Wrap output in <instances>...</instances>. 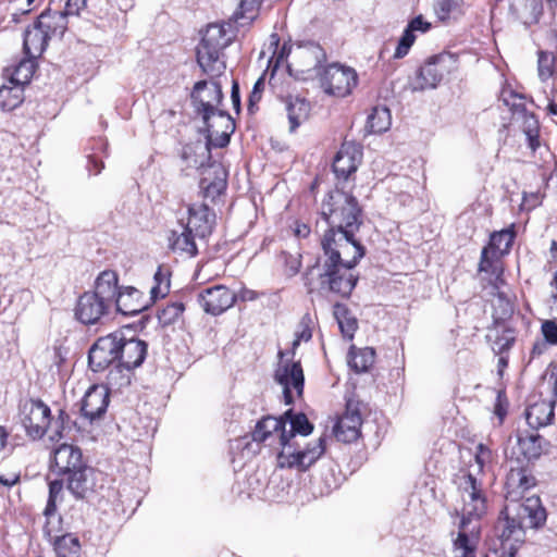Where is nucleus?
Instances as JSON below:
<instances>
[{
	"instance_id": "43",
	"label": "nucleus",
	"mask_w": 557,
	"mask_h": 557,
	"mask_svg": "<svg viewBox=\"0 0 557 557\" xmlns=\"http://www.w3.org/2000/svg\"><path fill=\"white\" fill-rule=\"evenodd\" d=\"M375 351L371 347L359 349L356 352H350L349 366L356 372H366L374 363Z\"/></svg>"
},
{
	"instance_id": "30",
	"label": "nucleus",
	"mask_w": 557,
	"mask_h": 557,
	"mask_svg": "<svg viewBox=\"0 0 557 557\" xmlns=\"http://www.w3.org/2000/svg\"><path fill=\"white\" fill-rule=\"evenodd\" d=\"M49 39L48 35L35 23L24 33L23 47L25 54L30 59H36L45 51Z\"/></svg>"
},
{
	"instance_id": "14",
	"label": "nucleus",
	"mask_w": 557,
	"mask_h": 557,
	"mask_svg": "<svg viewBox=\"0 0 557 557\" xmlns=\"http://www.w3.org/2000/svg\"><path fill=\"white\" fill-rule=\"evenodd\" d=\"M275 381L283 387V395L286 405L294 400L292 389L298 396L304 392V371L299 361H282L275 371Z\"/></svg>"
},
{
	"instance_id": "46",
	"label": "nucleus",
	"mask_w": 557,
	"mask_h": 557,
	"mask_svg": "<svg viewBox=\"0 0 557 557\" xmlns=\"http://www.w3.org/2000/svg\"><path fill=\"white\" fill-rule=\"evenodd\" d=\"M273 48L272 57L270 58V64H274V67H278L286 58L292 53V46L288 44H284L282 47H280V39L276 34H273L270 38V46L269 49Z\"/></svg>"
},
{
	"instance_id": "64",
	"label": "nucleus",
	"mask_w": 557,
	"mask_h": 557,
	"mask_svg": "<svg viewBox=\"0 0 557 557\" xmlns=\"http://www.w3.org/2000/svg\"><path fill=\"white\" fill-rule=\"evenodd\" d=\"M17 481H18V475H16V474H11L9 476H7L4 474H0V484L3 486L11 487L14 484H16Z\"/></svg>"
},
{
	"instance_id": "37",
	"label": "nucleus",
	"mask_w": 557,
	"mask_h": 557,
	"mask_svg": "<svg viewBox=\"0 0 557 557\" xmlns=\"http://www.w3.org/2000/svg\"><path fill=\"white\" fill-rule=\"evenodd\" d=\"M392 124L391 111L386 107H375L368 116L367 128L370 133L380 134L386 132Z\"/></svg>"
},
{
	"instance_id": "42",
	"label": "nucleus",
	"mask_w": 557,
	"mask_h": 557,
	"mask_svg": "<svg viewBox=\"0 0 557 557\" xmlns=\"http://www.w3.org/2000/svg\"><path fill=\"white\" fill-rule=\"evenodd\" d=\"M491 346L496 355H503L510 349L515 343V334L510 329L495 330L494 333L488 335Z\"/></svg>"
},
{
	"instance_id": "61",
	"label": "nucleus",
	"mask_w": 557,
	"mask_h": 557,
	"mask_svg": "<svg viewBox=\"0 0 557 557\" xmlns=\"http://www.w3.org/2000/svg\"><path fill=\"white\" fill-rule=\"evenodd\" d=\"M312 337L310 327L304 326V329L296 334V338L293 342V351L299 346L300 342H308Z\"/></svg>"
},
{
	"instance_id": "16",
	"label": "nucleus",
	"mask_w": 557,
	"mask_h": 557,
	"mask_svg": "<svg viewBox=\"0 0 557 557\" xmlns=\"http://www.w3.org/2000/svg\"><path fill=\"white\" fill-rule=\"evenodd\" d=\"M207 131L208 149L211 147L223 148L228 145L230 136L235 129V124L231 115L226 111H219L218 117L208 122H203Z\"/></svg>"
},
{
	"instance_id": "25",
	"label": "nucleus",
	"mask_w": 557,
	"mask_h": 557,
	"mask_svg": "<svg viewBox=\"0 0 557 557\" xmlns=\"http://www.w3.org/2000/svg\"><path fill=\"white\" fill-rule=\"evenodd\" d=\"M84 466L83 455L78 447L61 444L53 450L52 469L58 474H69Z\"/></svg>"
},
{
	"instance_id": "41",
	"label": "nucleus",
	"mask_w": 557,
	"mask_h": 557,
	"mask_svg": "<svg viewBox=\"0 0 557 557\" xmlns=\"http://www.w3.org/2000/svg\"><path fill=\"white\" fill-rule=\"evenodd\" d=\"M170 292V273L163 267H159L153 275V285L150 288V300L152 304L164 298Z\"/></svg>"
},
{
	"instance_id": "28",
	"label": "nucleus",
	"mask_w": 557,
	"mask_h": 557,
	"mask_svg": "<svg viewBox=\"0 0 557 557\" xmlns=\"http://www.w3.org/2000/svg\"><path fill=\"white\" fill-rule=\"evenodd\" d=\"M554 419V403L543 399L530 405L525 410V420L530 428L536 430L548 425Z\"/></svg>"
},
{
	"instance_id": "17",
	"label": "nucleus",
	"mask_w": 557,
	"mask_h": 557,
	"mask_svg": "<svg viewBox=\"0 0 557 557\" xmlns=\"http://www.w3.org/2000/svg\"><path fill=\"white\" fill-rule=\"evenodd\" d=\"M112 307L91 292H85L77 300L75 315L86 325L96 324Z\"/></svg>"
},
{
	"instance_id": "56",
	"label": "nucleus",
	"mask_w": 557,
	"mask_h": 557,
	"mask_svg": "<svg viewBox=\"0 0 557 557\" xmlns=\"http://www.w3.org/2000/svg\"><path fill=\"white\" fill-rule=\"evenodd\" d=\"M548 347H552L550 344L546 343V341L543 338L534 342L532 349L530 351L531 359H535L545 355L548 350Z\"/></svg>"
},
{
	"instance_id": "45",
	"label": "nucleus",
	"mask_w": 557,
	"mask_h": 557,
	"mask_svg": "<svg viewBox=\"0 0 557 557\" xmlns=\"http://www.w3.org/2000/svg\"><path fill=\"white\" fill-rule=\"evenodd\" d=\"M35 59L28 58L27 60H23L18 63V65L15 67L12 77L10 79V83L14 84H21L24 88L25 84H28L34 71H35Z\"/></svg>"
},
{
	"instance_id": "51",
	"label": "nucleus",
	"mask_w": 557,
	"mask_h": 557,
	"mask_svg": "<svg viewBox=\"0 0 557 557\" xmlns=\"http://www.w3.org/2000/svg\"><path fill=\"white\" fill-rule=\"evenodd\" d=\"M459 0H436L434 10L437 16L444 21L457 8Z\"/></svg>"
},
{
	"instance_id": "5",
	"label": "nucleus",
	"mask_w": 557,
	"mask_h": 557,
	"mask_svg": "<svg viewBox=\"0 0 557 557\" xmlns=\"http://www.w3.org/2000/svg\"><path fill=\"white\" fill-rule=\"evenodd\" d=\"M210 151L208 145L196 141L184 146L182 160L186 163V169H201L200 188L203 196L212 201L220 196L226 188V173L219 163H210Z\"/></svg>"
},
{
	"instance_id": "53",
	"label": "nucleus",
	"mask_w": 557,
	"mask_h": 557,
	"mask_svg": "<svg viewBox=\"0 0 557 557\" xmlns=\"http://www.w3.org/2000/svg\"><path fill=\"white\" fill-rule=\"evenodd\" d=\"M86 0H66L63 11L64 17L67 20L69 16H77L79 12L85 8Z\"/></svg>"
},
{
	"instance_id": "22",
	"label": "nucleus",
	"mask_w": 557,
	"mask_h": 557,
	"mask_svg": "<svg viewBox=\"0 0 557 557\" xmlns=\"http://www.w3.org/2000/svg\"><path fill=\"white\" fill-rule=\"evenodd\" d=\"M362 152L358 145L345 141L333 160V171L337 177L344 180L356 172L361 162Z\"/></svg>"
},
{
	"instance_id": "21",
	"label": "nucleus",
	"mask_w": 557,
	"mask_h": 557,
	"mask_svg": "<svg viewBox=\"0 0 557 557\" xmlns=\"http://www.w3.org/2000/svg\"><path fill=\"white\" fill-rule=\"evenodd\" d=\"M536 484L535 478L525 468H511L506 478V498L509 504H520L519 500L524 497Z\"/></svg>"
},
{
	"instance_id": "4",
	"label": "nucleus",
	"mask_w": 557,
	"mask_h": 557,
	"mask_svg": "<svg viewBox=\"0 0 557 557\" xmlns=\"http://www.w3.org/2000/svg\"><path fill=\"white\" fill-rule=\"evenodd\" d=\"M545 520L546 513L540 498L531 496L522 504H508L502 511L495 530L503 543H520L524 537V528H537Z\"/></svg>"
},
{
	"instance_id": "15",
	"label": "nucleus",
	"mask_w": 557,
	"mask_h": 557,
	"mask_svg": "<svg viewBox=\"0 0 557 557\" xmlns=\"http://www.w3.org/2000/svg\"><path fill=\"white\" fill-rule=\"evenodd\" d=\"M187 211L188 219L183 225L194 232L199 242H207L215 225V213L206 203H191Z\"/></svg>"
},
{
	"instance_id": "11",
	"label": "nucleus",
	"mask_w": 557,
	"mask_h": 557,
	"mask_svg": "<svg viewBox=\"0 0 557 557\" xmlns=\"http://www.w3.org/2000/svg\"><path fill=\"white\" fill-rule=\"evenodd\" d=\"M222 98V87L215 81L197 82L191 92L196 110L201 114L203 122L218 117V112L222 111L219 109Z\"/></svg>"
},
{
	"instance_id": "48",
	"label": "nucleus",
	"mask_w": 557,
	"mask_h": 557,
	"mask_svg": "<svg viewBox=\"0 0 557 557\" xmlns=\"http://www.w3.org/2000/svg\"><path fill=\"white\" fill-rule=\"evenodd\" d=\"M537 63L541 79L549 78L554 73L555 57L549 52L540 51Z\"/></svg>"
},
{
	"instance_id": "18",
	"label": "nucleus",
	"mask_w": 557,
	"mask_h": 557,
	"mask_svg": "<svg viewBox=\"0 0 557 557\" xmlns=\"http://www.w3.org/2000/svg\"><path fill=\"white\" fill-rule=\"evenodd\" d=\"M199 304L203 310L218 315L233 306L235 294L224 285H216L203 289L199 296Z\"/></svg>"
},
{
	"instance_id": "24",
	"label": "nucleus",
	"mask_w": 557,
	"mask_h": 557,
	"mask_svg": "<svg viewBox=\"0 0 557 557\" xmlns=\"http://www.w3.org/2000/svg\"><path fill=\"white\" fill-rule=\"evenodd\" d=\"M119 362L125 368L136 369L143 364L147 356V344L139 338H126L122 332L119 344Z\"/></svg>"
},
{
	"instance_id": "39",
	"label": "nucleus",
	"mask_w": 557,
	"mask_h": 557,
	"mask_svg": "<svg viewBox=\"0 0 557 557\" xmlns=\"http://www.w3.org/2000/svg\"><path fill=\"white\" fill-rule=\"evenodd\" d=\"M513 237V232L509 230L494 232L491 235L490 243L486 247L490 248V251L493 253V256H503L509 252Z\"/></svg>"
},
{
	"instance_id": "13",
	"label": "nucleus",
	"mask_w": 557,
	"mask_h": 557,
	"mask_svg": "<svg viewBox=\"0 0 557 557\" xmlns=\"http://www.w3.org/2000/svg\"><path fill=\"white\" fill-rule=\"evenodd\" d=\"M325 60L326 54L320 45L306 42L296 47L293 51V62L287 66L289 71L295 67V71L307 73L309 76L320 75V66Z\"/></svg>"
},
{
	"instance_id": "27",
	"label": "nucleus",
	"mask_w": 557,
	"mask_h": 557,
	"mask_svg": "<svg viewBox=\"0 0 557 557\" xmlns=\"http://www.w3.org/2000/svg\"><path fill=\"white\" fill-rule=\"evenodd\" d=\"M120 288L117 273L113 270H104L97 276L95 290L91 293L112 307Z\"/></svg>"
},
{
	"instance_id": "33",
	"label": "nucleus",
	"mask_w": 557,
	"mask_h": 557,
	"mask_svg": "<svg viewBox=\"0 0 557 557\" xmlns=\"http://www.w3.org/2000/svg\"><path fill=\"white\" fill-rule=\"evenodd\" d=\"M24 101V88L21 84L10 83L0 88V109L12 111Z\"/></svg>"
},
{
	"instance_id": "10",
	"label": "nucleus",
	"mask_w": 557,
	"mask_h": 557,
	"mask_svg": "<svg viewBox=\"0 0 557 557\" xmlns=\"http://www.w3.org/2000/svg\"><path fill=\"white\" fill-rule=\"evenodd\" d=\"M357 73L354 69L337 63L327 65L320 74L321 86L326 94L345 97L357 85Z\"/></svg>"
},
{
	"instance_id": "1",
	"label": "nucleus",
	"mask_w": 557,
	"mask_h": 557,
	"mask_svg": "<svg viewBox=\"0 0 557 557\" xmlns=\"http://www.w3.org/2000/svg\"><path fill=\"white\" fill-rule=\"evenodd\" d=\"M313 431L305 413H293L288 410L281 418L271 416L257 422L251 440L277 449L280 468H296L306 471L325 451V438L321 436L313 443L302 446L297 435L307 436Z\"/></svg>"
},
{
	"instance_id": "38",
	"label": "nucleus",
	"mask_w": 557,
	"mask_h": 557,
	"mask_svg": "<svg viewBox=\"0 0 557 557\" xmlns=\"http://www.w3.org/2000/svg\"><path fill=\"white\" fill-rule=\"evenodd\" d=\"M54 550L58 557H79L81 544L78 537L73 534L54 536Z\"/></svg>"
},
{
	"instance_id": "6",
	"label": "nucleus",
	"mask_w": 557,
	"mask_h": 557,
	"mask_svg": "<svg viewBox=\"0 0 557 557\" xmlns=\"http://www.w3.org/2000/svg\"><path fill=\"white\" fill-rule=\"evenodd\" d=\"M231 41L232 37L227 34L224 25H208L197 47V62L203 73L212 78L223 74L226 66L222 60V51Z\"/></svg>"
},
{
	"instance_id": "19",
	"label": "nucleus",
	"mask_w": 557,
	"mask_h": 557,
	"mask_svg": "<svg viewBox=\"0 0 557 557\" xmlns=\"http://www.w3.org/2000/svg\"><path fill=\"white\" fill-rule=\"evenodd\" d=\"M362 419L359 410L347 404L346 411L337 419L333 426V434L337 441L343 443H352L361 434L360 428Z\"/></svg>"
},
{
	"instance_id": "40",
	"label": "nucleus",
	"mask_w": 557,
	"mask_h": 557,
	"mask_svg": "<svg viewBox=\"0 0 557 557\" xmlns=\"http://www.w3.org/2000/svg\"><path fill=\"white\" fill-rule=\"evenodd\" d=\"M63 490V483L60 480H53L49 483V497L47 506L45 508V516L47 517V524L45 527L46 533L52 537V531L50 529V520L54 517L57 511V502L61 496Z\"/></svg>"
},
{
	"instance_id": "7",
	"label": "nucleus",
	"mask_w": 557,
	"mask_h": 557,
	"mask_svg": "<svg viewBox=\"0 0 557 557\" xmlns=\"http://www.w3.org/2000/svg\"><path fill=\"white\" fill-rule=\"evenodd\" d=\"M361 209L357 199L344 190L335 189L322 203V216L331 228L359 231Z\"/></svg>"
},
{
	"instance_id": "8",
	"label": "nucleus",
	"mask_w": 557,
	"mask_h": 557,
	"mask_svg": "<svg viewBox=\"0 0 557 557\" xmlns=\"http://www.w3.org/2000/svg\"><path fill=\"white\" fill-rule=\"evenodd\" d=\"M122 331L99 337L88 351V364L94 372H101L119 363V344Z\"/></svg>"
},
{
	"instance_id": "9",
	"label": "nucleus",
	"mask_w": 557,
	"mask_h": 557,
	"mask_svg": "<svg viewBox=\"0 0 557 557\" xmlns=\"http://www.w3.org/2000/svg\"><path fill=\"white\" fill-rule=\"evenodd\" d=\"M50 408L41 400L26 399L21 404V423L32 440L41 438L51 422Z\"/></svg>"
},
{
	"instance_id": "34",
	"label": "nucleus",
	"mask_w": 557,
	"mask_h": 557,
	"mask_svg": "<svg viewBox=\"0 0 557 557\" xmlns=\"http://www.w3.org/2000/svg\"><path fill=\"white\" fill-rule=\"evenodd\" d=\"M543 437L535 432L519 434L517 444L520 453L528 459H536L541 456Z\"/></svg>"
},
{
	"instance_id": "57",
	"label": "nucleus",
	"mask_w": 557,
	"mask_h": 557,
	"mask_svg": "<svg viewBox=\"0 0 557 557\" xmlns=\"http://www.w3.org/2000/svg\"><path fill=\"white\" fill-rule=\"evenodd\" d=\"M497 300H498V306L499 308L502 309V313L499 317H497V319H505L507 317H509L511 313H512V305L511 302L509 301V299H507L504 294H498L497 296Z\"/></svg>"
},
{
	"instance_id": "29",
	"label": "nucleus",
	"mask_w": 557,
	"mask_h": 557,
	"mask_svg": "<svg viewBox=\"0 0 557 557\" xmlns=\"http://www.w3.org/2000/svg\"><path fill=\"white\" fill-rule=\"evenodd\" d=\"M285 108L289 122V132H295L302 123H305L310 114V103L299 97H287Z\"/></svg>"
},
{
	"instance_id": "31",
	"label": "nucleus",
	"mask_w": 557,
	"mask_h": 557,
	"mask_svg": "<svg viewBox=\"0 0 557 557\" xmlns=\"http://www.w3.org/2000/svg\"><path fill=\"white\" fill-rule=\"evenodd\" d=\"M36 23L49 38L62 37L67 28V20L60 11L42 12Z\"/></svg>"
},
{
	"instance_id": "50",
	"label": "nucleus",
	"mask_w": 557,
	"mask_h": 557,
	"mask_svg": "<svg viewBox=\"0 0 557 557\" xmlns=\"http://www.w3.org/2000/svg\"><path fill=\"white\" fill-rule=\"evenodd\" d=\"M541 334L550 346H557V321L544 320L541 324Z\"/></svg>"
},
{
	"instance_id": "23",
	"label": "nucleus",
	"mask_w": 557,
	"mask_h": 557,
	"mask_svg": "<svg viewBox=\"0 0 557 557\" xmlns=\"http://www.w3.org/2000/svg\"><path fill=\"white\" fill-rule=\"evenodd\" d=\"M152 301L133 286H122L113 305L123 315H136L146 310Z\"/></svg>"
},
{
	"instance_id": "59",
	"label": "nucleus",
	"mask_w": 557,
	"mask_h": 557,
	"mask_svg": "<svg viewBox=\"0 0 557 557\" xmlns=\"http://www.w3.org/2000/svg\"><path fill=\"white\" fill-rule=\"evenodd\" d=\"M430 26H431L430 23L425 22L421 15L411 20L409 22V24L407 25V27L409 29H411L412 32L419 30L422 33H425L426 30H429Z\"/></svg>"
},
{
	"instance_id": "58",
	"label": "nucleus",
	"mask_w": 557,
	"mask_h": 557,
	"mask_svg": "<svg viewBox=\"0 0 557 557\" xmlns=\"http://www.w3.org/2000/svg\"><path fill=\"white\" fill-rule=\"evenodd\" d=\"M523 132L524 134L539 132V122L533 114H524Z\"/></svg>"
},
{
	"instance_id": "36",
	"label": "nucleus",
	"mask_w": 557,
	"mask_h": 557,
	"mask_svg": "<svg viewBox=\"0 0 557 557\" xmlns=\"http://www.w3.org/2000/svg\"><path fill=\"white\" fill-rule=\"evenodd\" d=\"M133 369L125 368L122 363L113 364L109 368L107 375V388L120 391L131 384Z\"/></svg>"
},
{
	"instance_id": "44",
	"label": "nucleus",
	"mask_w": 557,
	"mask_h": 557,
	"mask_svg": "<svg viewBox=\"0 0 557 557\" xmlns=\"http://www.w3.org/2000/svg\"><path fill=\"white\" fill-rule=\"evenodd\" d=\"M520 11V17L525 25H532L539 22L543 14L542 0H525Z\"/></svg>"
},
{
	"instance_id": "47",
	"label": "nucleus",
	"mask_w": 557,
	"mask_h": 557,
	"mask_svg": "<svg viewBox=\"0 0 557 557\" xmlns=\"http://www.w3.org/2000/svg\"><path fill=\"white\" fill-rule=\"evenodd\" d=\"M184 310L185 307L182 302H172L159 311L158 319L161 324L170 325L182 317Z\"/></svg>"
},
{
	"instance_id": "32",
	"label": "nucleus",
	"mask_w": 557,
	"mask_h": 557,
	"mask_svg": "<svg viewBox=\"0 0 557 557\" xmlns=\"http://www.w3.org/2000/svg\"><path fill=\"white\" fill-rule=\"evenodd\" d=\"M91 472L85 465L67 475V490L77 498H84L91 491L89 473Z\"/></svg>"
},
{
	"instance_id": "3",
	"label": "nucleus",
	"mask_w": 557,
	"mask_h": 557,
	"mask_svg": "<svg viewBox=\"0 0 557 557\" xmlns=\"http://www.w3.org/2000/svg\"><path fill=\"white\" fill-rule=\"evenodd\" d=\"M356 231L329 227L322 238V270L319 273L320 289L347 298L354 290L358 275L354 269L364 256L366 249L355 237Z\"/></svg>"
},
{
	"instance_id": "54",
	"label": "nucleus",
	"mask_w": 557,
	"mask_h": 557,
	"mask_svg": "<svg viewBox=\"0 0 557 557\" xmlns=\"http://www.w3.org/2000/svg\"><path fill=\"white\" fill-rule=\"evenodd\" d=\"M498 256H493L488 247H484L481 252V260L479 263V270L481 272H490L494 267V259Z\"/></svg>"
},
{
	"instance_id": "60",
	"label": "nucleus",
	"mask_w": 557,
	"mask_h": 557,
	"mask_svg": "<svg viewBox=\"0 0 557 557\" xmlns=\"http://www.w3.org/2000/svg\"><path fill=\"white\" fill-rule=\"evenodd\" d=\"M261 0H239V10L242 16H246L247 13H251L258 9Z\"/></svg>"
},
{
	"instance_id": "20",
	"label": "nucleus",
	"mask_w": 557,
	"mask_h": 557,
	"mask_svg": "<svg viewBox=\"0 0 557 557\" xmlns=\"http://www.w3.org/2000/svg\"><path fill=\"white\" fill-rule=\"evenodd\" d=\"M109 405V391L103 385H92L85 393L81 411L85 419L90 422L101 418Z\"/></svg>"
},
{
	"instance_id": "12",
	"label": "nucleus",
	"mask_w": 557,
	"mask_h": 557,
	"mask_svg": "<svg viewBox=\"0 0 557 557\" xmlns=\"http://www.w3.org/2000/svg\"><path fill=\"white\" fill-rule=\"evenodd\" d=\"M453 59L449 54H438L430 58L418 71L413 81V90L433 89L450 72Z\"/></svg>"
},
{
	"instance_id": "55",
	"label": "nucleus",
	"mask_w": 557,
	"mask_h": 557,
	"mask_svg": "<svg viewBox=\"0 0 557 557\" xmlns=\"http://www.w3.org/2000/svg\"><path fill=\"white\" fill-rule=\"evenodd\" d=\"M49 432V440L51 442H59L63 437H65V433H69L67 429L64 428V425L58 424L55 421L52 423L50 422V425L48 426Z\"/></svg>"
},
{
	"instance_id": "62",
	"label": "nucleus",
	"mask_w": 557,
	"mask_h": 557,
	"mask_svg": "<svg viewBox=\"0 0 557 557\" xmlns=\"http://www.w3.org/2000/svg\"><path fill=\"white\" fill-rule=\"evenodd\" d=\"M54 421L62 426L64 425V428L67 429V431H71L72 426L75 425V422L71 420L69 413L62 409L59 411V414Z\"/></svg>"
},
{
	"instance_id": "52",
	"label": "nucleus",
	"mask_w": 557,
	"mask_h": 557,
	"mask_svg": "<svg viewBox=\"0 0 557 557\" xmlns=\"http://www.w3.org/2000/svg\"><path fill=\"white\" fill-rule=\"evenodd\" d=\"M264 78L261 76L258 78V81L255 83L253 88L249 95L248 99V109L252 112L253 107L261 100L262 92L264 90Z\"/></svg>"
},
{
	"instance_id": "26",
	"label": "nucleus",
	"mask_w": 557,
	"mask_h": 557,
	"mask_svg": "<svg viewBox=\"0 0 557 557\" xmlns=\"http://www.w3.org/2000/svg\"><path fill=\"white\" fill-rule=\"evenodd\" d=\"M205 244L206 242H199L196 234L183 224L181 232L171 231L169 236V247L171 250L188 258L196 257L199 252V247Z\"/></svg>"
},
{
	"instance_id": "63",
	"label": "nucleus",
	"mask_w": 557,
	"mask_h": 557,
	"mask_svg": "<svg viewBox=\"0 0 557 557\" xmlns=\"http://www.w3.org/2000/svg\"><path fill=\"white\" fill-rule=\"evenodd\" d=\"M231 99H232L233 107H234L236 113H239V111H240V94H239L238 84L236 82H234L233 86H232Z\"/></svg>"
},
{
	"instance_id": "2",
	"label": "nucleus",
	"mask_w": 557,
	"mask_h": 557,
	"mask_svg": "<svg viewBox=\"0 0 557 557\" xmlns=\"http://www.w3.org/2000/svg\"><path fill=\"white\" fill-rule=\"evenodd\" d=\"M492 451L479 444L474 455V462L467 470H461L456 478V484L462 502L460 512L457 511L458 535L454 540V557H474L476 541L481 529V519L487 511L485 494L482 490L481 479L486 462L490 461Z\"/></svg>"
},
{
	"instance_id": "35",
	"label": "nucleus",
	"mask_w": 557,
	"mask_h": 557,
	"mask_svg": "<svg viewBox=\"0 0 557 557\" xmlns=\"http://www.w3.org/2000/svg\"><path fill=\"white\" fill-rule=\"evenodd\" d=\"M339 330L344 337L352 339L358 327L357 319L350 313L348 308L343 304H335L333 309Z\"/></svg>"
},
{
	"instance_id": "49",
	"label": "nucleus",
	"mask_w": 557,
	"mask_h": 557,
	"mask_svg": "<svg viewBox=\"0 0 557 557\" xmlns=\"http://www.w3.org/2000/svg\"><path fill=\"white\" fill-rule=\"evenodd\" d=\"M413 33L414 32L406 27L394 53V57L396 59H401L408 53L409 49L411 48L416 40V36Z\"/></svg>"
}]
</instances>
